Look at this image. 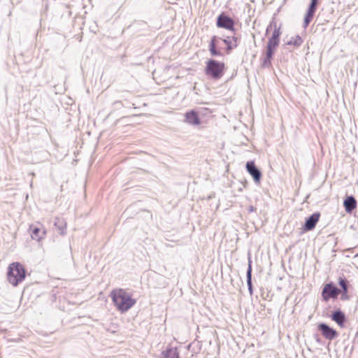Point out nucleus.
<instances>
[{"label": "nucleus", "instance_id": "9b49d317", "mask_svg": "<svg viewBox=\"0 0 358 358\" xmlns=\"http://www.w3.org/2000/svg\"><path fill=\"white\" fill-rule=\"evenodd\" d=\"M219 39L220 38L216 36H213L211 38V40L209 43V51L210 52V55L213 57L222 56V52L217 49L218 46Z\"/></svg>", "mask_w": 358, "mask_h": 358}, {"label": "nucleus", "instance_id": "f257e3e1", "mask_svg": "<svg viewBox=\"0 0 358 358\" xmlns=\"http://www.w3.org/2000/svg\"><path fill=\"white\" fill-rule=\"evenodd\" d=\"M111 297L115 306L122 313L127 311L136 303L131 295L122 289L113 291Z\"/></svg>", "mask_w": 358, "mask_h": 358}, {"label": "nucleus", "instance_id": "f3484780", "mask_svg": "<svg viewBox=\"0 0 358 358\" xmlns=\"http://www.w3.org/2000/svg\"><path fill=\"white\" fill-rule=\"evenodd\" d=\"M55 226L58 229L60 235H64L66 234V223L64 219L57 217L55 221Z\"/></svg>", "mask_w": 358, "mask_h": 358}, {"label": "nucleus", "instance_id": "b1692460", "mask_svg": "<svg viewBox=\"0 0 358 358\" xmlns=\"http://www.w3.org/2000/svg\"><path fill=\"white\" fill-rule=\"evenodd\" d=\"M280 34H281V32H280V28H275L274 29L271 38H272L273 39L279 40V37H280Z\"/></svg>", "mask_w": 358, "mask_h": 358}, {"label": "nucleus", "instance_id": "6e6552de", "mask_svg": "<svg viewBox=\"0 0 358 358\" xmlns=\"http://www.w3.org/2000/svg\"><path fill=\"white\" fill-rule=\"evenodd\" d=\"M320 217V214L319 213H315L312 214L310 216H309L306 220V222H305V224L303 226L304 230H306V231L313 230L315 227L317 223L318 222Z\"/></svg>", "mask_w": 358, "mask_h": 358}, {"label": "nucleus", "instance_id": "412c9836", "mask_svg": "<svg viewBox=\"0 0 358 358\" xmlns=\"http://www.w3.org/2000/svg\"><path fill=\"white\" fill-rule=\"evenodd\" d=\"M303 41L299 36H296L292 38L290 41L287 42V45H293L296 47H299L302 43Z\"/></svg>", "mask_w": 358, "mask_h": 358}, {"label": "nucleus", "instance_id": "7ed1b4c3", "mask_svg": "<svg viewBox=\"0 0 358 358\" xmlns=\"http://www.w3.org/2000/svg\"><path fill=\"white\" fill-rule=\"evenodd\" d=\"M224 64L215 59H209L206 67V73L215 79L220 78L223 75Z\"/></svg>", "mask_w": 358, "mask_h": 358}, {"label": "nucleus", "instance_id": "4be33fe9", "mask_svg": "<svg viewBox=\"0 0 358 358\" xmlns=\"http://www.w3.org/2000/svg\"><path fill=\"white\" fill-rule=\"evenodd\" d=\"M273 53H271L270 55H268V52H266V55L265 58L264 59V61L262 62V66L263 67H269L271 64V60L273 57Z\"/></svg>", "mask_w": 358, "mask_h": 358}, {"label": "nucleus", "instance_id": "20e7f679", "mask_svg": "<svg viewBox=\"0 0 358 358\" xmlns=\"http://www.w3.org/2000/svg\"><path fill=\"white\" fill-rule=\"evenodd\" d=\"M339 294L340 289L331 283L325 285L322 292V298L325 301H328L331 298H336Z\"/></svg>", "mask_w": 358, "mask_h": 358}, {"label": "nucleus", "instance_id": "f8f14e48", "mask_svg": "<svg viewBox=\"0 0 358 358\" xmlns=\"http://www.w3.org/2000/svg\"><path fill=\"white\" fill-rule=\"evenodd\" d=\"M317 4H315L314 3H310L309 8L307 10V13L306 14L304 22H303V27L306 28L308 26L309 23L312 20L314 14L315 13L316 8H317Z\"/></svg>", "mask_w": 358, "mask_h": 358}, {"label": "nucleus", "instance_id": "6ab92c4d", "mask_svg": "<svg viewBox=\"0 0 358 358\" xmlns=\"http://www.w3.org/2000/svg\"><path fill=\"white\" fill-rule=\"evenodd\" d=\"M247 285L248 287V290L250 295L252 294V266H251V261L249 260L248 268L247 270Z\"/></svg>", "mask_w": 358, "mask_h": 358}, {"label": "nucleus", "instance_id": "a878e982", "mask_svg": "<svg viewBox=\"0 0 358 358\" xmlns=\"http://www.w3.org/2000/svg\"><path fill=\"white\" fill-rule=\"evenodd\" d=\"M310 3H314L315 4H317L318 3V1L317 0H311V2Z\"/></svg>", "mask_w": 358, "mask_h": 358}, {"label": "nucleus", "instance_id": "393cba45", "mask_svg": "<svg viewBox=\"0 0 358 358\" xmlns=\"http://www.w3.org/2000/svg\"><path fill=\"white\" fill-rule=\"evenodd\" d=\"M255 210V207H253L252 206H250V208H249V211L250 212H253Z\"/></svg>", "mask_w": 358, "mask_h": 358}, {"label": "nucleus", "instance_id": "9d476101", "mask_svg": "<svg viewBox=\"0 0 358 358\" xmlns=\"http://www.w3.org/2000/svg\"><path fill=\"white\" fill-rule=\"evenodd\" d=\"M222 41L227 45L226 50H227V52L229 54L231 50H233L234 48L237 47V45L240 41V39L238 37H237L236 36H227Z\"/></svg>", "mask_w": 358, "mask_h": 358}, {"label": "nucleus", "instance_id": "423d86ee", "mask_svg": "<svg viewBox=\"0 0 358 358\" xmlns=\"http://www.w3.org/2000/svg\"><path fill=\"white\" fill-rule=\"evenodd\" d=\"M318 329L322 332L325 338L332 340L338 336V333L333 328L324 323L318 325Z\"/></svg>", "mask_w": 358, "mask_h": 358}, {"label": "nucleus", "instance_id": "5701e85b", "mask_svg": "<svg viewBox=\"0 0 358 358\" xmlns=\"http://www.w3.org/2000/svg\"><path fill=\"white\" fill-rule=\"evenodd\" d=\"M339 285L342 287L343 292L346 293L348 292V282L345 279L340 278H339Z\"/></svg>", "mask_w": 358, "mask_h": 358}, {"label": "nucleus", "instance_id": "0eeeda50", "mask_svg": "<svg viewBox=\"0 0 358 358\" xmlns=\"http://www.w3.org/2000/svg\"><path fill=\"white\" fill-rule=\"evenodd\" d=\"M248 172L252 176L255 182H259L262 178V173L255 166L254 162H248L246 164Z\"/></svg>", "mask_w": 358, "mask_h": 358}, {"label": "nucleus", "instance_id": "1a4fd4ad", "mask_svg": "<svg viewBox=\"0 0 358 358\" xmlns=\"http://www.w3.org/2000/svg\"><path fill=\"white\" fill-rule=\"evenodd\" d=\"M185 122L189 124H191L193 126H197L201 124V121L199 117V115L194 110L187 112L185 115Z\"/></svg>", "mask_w": 358, "mask_h": 358}, {"label": "nucleus", "instance_id": "aec40b11", "mask_svg": "<svg viewBox=\"0 0 358 358\" xmlns=\"http://www.w3.org/2000/svg\"><path fill=\"white\" fill-rule=\"evenodd\" d=\"M279 44V40L277 39H273L272 38H270L267 45H266V52H268V55H270L271 53L274 52V50H275L276 47Z\"/></svg>", "mask_w": 358, "mask_h": 358}, {"label": "nucleus", "instance_id": "f03ea898", "mask_svg": "<svg viewBox=\"0 0 358 358\" xmlns=\"http://www.w3.org/2000/svg\"><path fill=\"white\" fill-rule=\"evenodd\" d=\"M25 278V270L18 262L9 265L8 269V280L13 286H17Z\"/></svg>", "mask_w": 358, "mask_h": 358}, {"label": "nucleus", "instance_id": "bb28decb", "mask_svg": "<svg viewBox=\"0 0 358 358\" xmlns=\"http://www.w3.org/2000/svg\"><path fill=\"white\" fill-rule=\"evenodd\" d=\"M357 334H358V332H357Z\"/></svg>", "mask_w": 358, "mask_h": 358}, {"label": "nucleus", "instance_id": "a211bd4d", "mask_svg": "<svg viewBox=\"0 0 358 358\" xmlns=\"http://www.w3.org/2000/svg\"><path fill=\"white\" fill-rule=\"evenodd\" d=\"M161 358H179L177 349L173 348H167L162 352Z\"/></svg>", "mask_w": 358, "mask_h": 358}, {"label": "nucleus", "instance_id": "cd10ccee", "mask_svg": "<svg viewBox=\"0 0 358 358\" xmlns=\"http://www.w3.org/2000/svg\"><path fill=\"white\" fill-rule=\"evenodd\" d=\"M357 334H358V332H357Z\"/></svg>", "mask_w": 358, "mask_h": 358}, {"label": "nucleus", "instance_id": "2eb2a0df", "mask_svg": "<svg viewBox=\"0 0 358 358\" xmlns=\"http://www.w3.org/2000/svg\"><path fill=\"white\" fill-rule=\"evenodd\" d=\"M343 206L345 207V211L348 213H350L354 209L356 208L357 201L354 196H348L343 201Z\"/></svg>", "mask_w": 358, "mask_h": 358}, {"label": "nucleus", "instance_id": "dca6fc26", "mask_svg": "<svg viewBox=\"0 0 358 358\" xmlns=\"http://www.w3.org/2000/svg\"><path fill=\"white\" fill-rule=\"evenodd\" d=\"M331 319L341 327H343L346 317L345 314L340 310L334 311L331 315Z\"/></svg>", "mask_w": 358, "mask_h": 358}, {"label": "nucleus", "instance_id": "4468645a", "mask_svg": "<svg viewBox=\"0 0 358 358\" xmlns=\"http://www.w3.org/2000/svg\"><path fill=\"white\" fill-rule=\"evenodd\" d=\"M29 230L31 238L34 240L40 241L45 234V230L43 228L31 226Z\"/></svg>", "mask_w": 358, "mask_h": 358}, {"label": "nucleus", "instance_id": "ddd939ff", "mask_svg": "<svg viewBox=\"0 0 358 358\" xmlns=\"http://www.w3.org/2000/svg\"><path fill=\"white\" fill-rule=\"evenodd\" d=\"M317 4H315L314 3H310L309 8L307 10V13L306 14L304 22H303V27L306 28L308 26L309 23L312 20L314 14L315 13L316 8H317Z\"/></svg>", "mask_w": 358, "mask_h": 358}, {"label": "nucleus", "instance_id": "39448f33", "mask_svg": "<svg viewBox=\"0 0 358 358\" xmlns=\"http://www.w3.org/2000/svg\"><path fill=\"white\" fill-rule=\"evenodd\" d=\"M217 25L218 27L233 30L234 27V22L229 17L222 14L220 15L217 19Z\"/></svg>", "mask_w": 358, "mask_h": 358}]
</instances>
